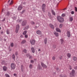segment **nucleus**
<instances>
[{
  "instance_id": "f3484780",
  "label": "nucleus",
  "mask_w": 77,
  "mask_h": 77,
  "mask_svg": "<svg viewBox=\"0 0 77 77\" xmlns=\"http://www.w3.org/2000/svg\"><path fill=\"white\" fill-rule=\"evenodd\" d=\"M67 35L68 37H70V32H69V31H68L67 32Z\"/></svg>"
},
{
  "instance_id": "9d476101",
  "label": "nucleus",
  "mask_w": 77,
  "mask_h": 77,
  "mask_svg": "<svg viewBox=\"0 0 77 77\" xmlns=\"http://www.w3.org/2000/svg\"><path fill=\"white\" fill-rule=\"evenodd\" d=\"M66 56L67 57H68V58H70L71 57V55L70 53H67L66 54Z\"/></svg>"
},
{
  "instance_id": "69168bd1",
  "label": "nucleus",
  "mask_w": 77,
  "mask_h": 77,
  "mask_svg": "<svg viewBox=\"0 0 77 77\" xmlns=\"http://www.w3.org/2000/svg\"><path fill=\"white\" fill-rule=\"evenodd\" d=\"M4 41H6V39H5Z\"/></svg>"
},
{
  "instance_id": "20e7f679",
  "label": "nucleus",
  "mask_w": 77,
  "mask_h": 77,
  "mask_svg": "<svg viewBox=\"0 0 77 77\" xmlns=\"http://www.w3.org/2000/svg\"><path fill=\"white\" fill-rule=\"evenodd\" d=\"M26 24H27V20H25L23 21L22 24L23 26H25L26 25Z\"/></svg>"
},
{
  "instance_id": "4d7b16f0",
  "label": "nucleus",
  "mask_w": 77,
  "mask_h": 77,
  "mask_svg": "<svg viewBox=\"0 0 77 77\" xmlns=\"http://www.w3.org/2000/svg\"><path fill=\"white\" fill-rule=\"evenodd\" d=\"M3 12V9L2 10V12Z\"/></svg>"
},
{
  "instance_id": "4be33fe9",
  "label": "nucleus",
  "mask_w": 77,
  "mask_h": 77,
  "mask_svg": "<svg viewBox=\"0 0 77 77\" xmlns=\"http://www.w3.org/2000/svg\"><path fill=\"white\" fill-rule=\"evenodd\" d=\"M26 42V40H23L22 42H21V44H24V43H25Z\"/></svg>"
},
{
  "instance_id": "f8f14e48",
  "label": "nucleus",
  "mask_w": 77,
  "mask_h": 77,
  "mask_svg": "<svg viewBox=\"0 0 77 77\" xmlns=\"http://www.w3.org/2000/svg\"><path fill=\"white\" fill-rule=\"evenodd\" d=\"M73 59L74 61H76L77 60V58L76 57L74 56L73 57Z\"/></svg>"
},
{
  "instance_id": "c9c22d12",
  "label": "nucleus",
  "mask_w": 77,
  "mask_h": 77,
  "mask_svg": "<svg viewBox=\"0 0 77 77\" xmlns=\"http://www.w3.org/2000/svg\"><path fill=\"white\" fill-rule=\"evenodd\" d=\"M13 4V1L12 0L11 1V3H10V5H12Z\"/></svg>"
},
{
  "instance_id": "3c124183",
  "label": "nucleus",
  "mask_w": 77,
  "mask_h": 77,
  "mask_svg": "<svg viewBox=\"0 0 77 77\" xmlns=\"http://www.w3.org/2000/svg\"><path fill=\"white\" fill-rule=\"evenodd\" d=\"M32 57L31 56L29 57V59H32Z\"/></svg>"
},
{
  "instance_id": "4c0bfd02",
  "label": "nucleus",
  "mask_w": 77,
  "mask_h": 77,
  "mask_svg": "<svg viewBox=\"0 0 77 77\" xmlns=\"http://www.w3.org/2000/svg\"><path fill=\"white\" fill-rule=\"evenodd\" d=\"M5 75L6 77H10L9 75L8 74H5Z\"/></svg>"
},
{
  "instance_id": "f704fd0d",
  "label": "nucleus",
  "mask_w": 77,
  "mask_h": 77,
  "mask_svg": "<svg viewBox=\"0 0 77 77\" xmlns=\"http://www.w3.org/2000/svg\"><path fill=\"white\" fill-rule=\"evenodd\" d=\"M60 77H66V76H65L64 75H60Z\"/></svg>"
},
{
  "instance_id": "0eeeda50",
  "label": "nucleus",
  "mask_w": 77,
  "mask_h": 77,
  "mask_svg": "<svg viewBox=\"0 0 77 77\" xmlns=\"http://www.w3.org/2000/svg\"><path fill=\"white\" fill-rule=\"evenodd\" d=\"M41 65H42V66L43 68H47V66H46L45 65V64H44V63H43V62H41Z\"/></svg>"
},
{
  "instance_id": "393cba45",
  "label": "nucleus",
  "mask_w": 77,
  "mask_h": 77,
  "mask_svg": "<svg viewBox=\"0 0 77 77\" xmlns=\"http://www.w3.org/2000/svg\"><path fill=\"white\" fill-rule=\"evenodd\" d=\"M47 39L46 38H45L44 40V42L45 44H47Z\"/></svg>"
},
{
  "instance_id": "6e6d98bb",
  "label": "nucleus",
  "mask_w": 77,
  "mask_h": 77,
  "mask_svg": "<svg viewBox=\"0 0 77 77\" xmlns=\"http://www.w3.org/2000/svg\"><path fill=\"white\" fill-rule=\"evenodd\" d=\"M14 76H15L16 75V74H14Z\"/></svg>"
},
{
  "instance_id": "e433bc0d",
  "label": "nucleus",
  "mask_w": 77,
  "mask_h": 77,
  "mask_svg": "<svg viewBox=\"0 0 77 77\" xmlns=\"http://www.w3.org/2000/svg\"><path fill=\"white\" fill-rule=\"evenodd\" d=\"M23 52H24V53H27V50L26 49H24L23 51Z\"/></svg>"
},
{
  "instance_id": "412c9836",
  "label": "nucleus",
  "mask_w": 77,
  "mask_h": 77,
  "mask_svg": "<svg viewBox=\"0 0 77 77\" xmlns=\"http://www.w3.org/2000/svg\"><path fill=\"white\" fill-rule=\"evenodd\" d=\"M22 7L20 5L19 6L18 8V10H21V9H22Z\"/></svg>"
},
{
  "instance_id": "bb28decb",
  "label": "nucleus",
  "mask_w": 77,
  "mask_h": 77,
  "mask_svg": "<svg viewBox=\"0 0 77 77\" xmlns=\"http://www.w3.org/2000/svg\"><path fill=\"white\" fill-rule=\"evenodd\" d=\"M27 31H25L23 33V34L24 35H26V33H27Z\"/></svg>"
},
{
  "instance_id": "2f4dec72",
  "label": "nucleus",
  "mask_w": 77,
  "mask_h": 77,
  "mask_svg": "<svg viewBox=\"0 0 77 77\" xmlns=\"http://www.w3.org/2000/svg\"><path fill=\"white\" fill-rule=\"evenodd\" d=\"M23 21V20L21 19V20H18L17 22H20V23H21V21Z\"/></svg>"
},
{
  "instance_id": "39448f33",
  "label": "nucleus",
  "mask_w": 77,
  "mask_h": 77,
  "mask_svg": "<svg viewBox=\"0 0 77 77\" xmlns=\"http://www.w3.org/2000/svg\"><path fill=\"white\" fill-rule=\"evenodd\" d=\"M20 29V26L19 25H17L16 26V33H18V30Z\"/></svg>"
},
{
  "instance_id": "c03bdc74",
  "label": "nucleus",
  "mask_w": 77,
  "mask_h": 77,
  "mask_svg": "<svg viewBox=\"0 0 77 77\" xmlns=\"http://www.w3.org/2000/svg\"><path fill=\"white\" fill-rule=\"evenodd\" d=\"M11 47H13L14 46V43H11Z\"/></svg>"
},
{
  "instance_id": "a18cd8bd",
  "label": "nucleus",
  "mask_w": 77,
  "mask_h": 77,
  "mask_svg": "<svg viewBox=\"0 0 77 77\" xmlns=\"http://www.w3.org/2000/svg\"><path fill=\"white\" fill-rule=\"evenodd\" d=\"M52 59L53 60H55L56 59V58L54 57H52Z\"/></svg>"
},
{
  "instance_id": "c756f323",
  "label": "nucleus",
  "mask_w": 77,
  "mask_h": 77,
  "mask_svg": "<svg viewBox=\"0 0 77 77\" xmlns=\"http://www.w3.org/2000/svg\"><path fill=\"white\" fill-rule=\"evenodd\" d=\"M29 67L30 68V69H32V65L30 64L29 66Z\"/></svg>"
},
{
  "instance_id": "8fccbe9b",
  "label": "nucleus",
  "mask_w": 77,
  "mask_h": 77,
  "mask_svg": "<svg viewBox=\"0 0 77 77\" xmlns=\"http://www.w3.org/2000/svg\"><path fill=\"white\" fill-rule=\"evenodd\" d=\"M27 57H28V56H30V54H28L27 55Z\"/></svg>"
},
{
  "instance_id": "2eb2a0df",
  "label": "nucleus",
  "mask_w": 77,
  "mask_h": 77,
  "mask_svg": "<svg viewBox=\"0 0 77 77\" xmlns=\"http://www.w3.org/2000/svg\"><path fill=\"white\" fill-rule=\"evenodd\" d=\"M69 21H72L73 20V18L72 17H70L69 18Z\"/></svg>"
},
{
  "instance_id": "58836bf2",
  "label": "nucleus",
  "mask_w": 77,
  "mask_h": 77,
  "mask_svg": "<svg viewBox=\"0 0 77 77\" xmlns=\"http://www.w3.org/2000/svg\"><path fill=\"white\" fill-rule=\"evenodd\" d=\"M62 17H64L65 16V14H63L61 15Z\"/></svg>"
},
{
  "instance_id": "f03ea898",
  "label": "nucleus",
  "mask_w": 77,
  "mask_h": 77,
  "mask_svg": "<svg viewBox=\"0 0 77 77\" xmlns=\"http://www.w3.org/2000/svg\"><path fill=\"white\" fill-rule=\"evenodd\" d=\"M15 67H16V65H15V64L14 63L11 64V69H15Z\"/></svg>"
},
{
  "instance_id": "c85d7f7f",
  "label": "nucleus",
  "mask_w": 77,
  "mask_h": 77,
  "mask_svg": "<svg viewBox=\"0 0 77 77\" xmlns=\"http://www.w3.org/2000/svg\"><path fill=\"white\" fill-rule=\"evenodd\" d=\"M31 24H32V25H33L34 24H35V23L33 21H32L31 22Z\"/></svg>"
},
{
  "instance_id": "5701e85b",
  "label": "nucleus",
  "mask_w": 77,
  "mask_h": 77,
  "mask_svg": "<svg viewBox=\"0 0 77 77\" xmlns=\"http://www.w3.org/2000/svg\"><path fill=\"white\" fill-rule=\"evenodd\" d=\"M54 34L56 36H59V34H58V33L56 32H54Z\"/></svg>"
},
{
  "instance_id": "ea45409f",
  "label": "nucleus",
  "mask_w": 77,
  "mask_h": 77,
  "mask_svg": "<svg viewBox=\"0 0 77 77\" xmlns=\"http://www.w3.org/2000/svg\"><path fill=\"white\" fill-rule=\"evenodd\" d=\"M75 11L76 12H77V8L76 7H75Z\"/></svg>"
},
{
  "instance_id": "052dcab7",
  "label": "nucleus",
  "mask_w": 77,
  "mask_h": 77,
  "mask_svg": "<svg viewBox=\"0 0 77 77\" xmlns=\"http://www.w3.org/2000/svg\"><path fill=\"white\" fill-rule=\"evenodd\" d=\"M3 33V32H1V33Z\"/></svg>"
},
{
  "instance_id": "7c9ffc66",
  "label": "nucleus",
  "mask_w": 77,
  "mask_h": 77,
  "mask_svg": "<svg viewBox=\"0 0 77 77\" xmlns=\"http://www.w3.org/2000/svg\"><path fill=\"white\" fill-rule=\"evenodd\" d=\"M7 33L8 34H9L10 33L9 30L8 29H7Z\"/></svg>"
},
{
  "instance_id": "dca6fc26",
  "label": "nucleus",
  "mask_w": 77,
  "mask_h": 77,
  "mask_svg": "<svg viewBox=\"0 0 77 77\" xmlns=\"http://www.w3.org/2000/svg\"><path fill=\"white\" fill-rule=\"evenodd\" d=\"M60 41L61 44H62L63 43V42H64V40H63V39H60Z\"/></svg>"
},
{
  "instance_id": "bf43d9fd",
  "label": "nucleus",
  "mask_w": 77,
  "mask_h": 77,
  "mask_svg": "<svg viewBox=\"0 0 77 77\" xmlns=\"http://www.w3.org/2000/svg\"><path fill=\"white\" fill-rule=\"evenodd\" d=\"M60 59H62V57H60Z\"/></svg>"
},
{
  "instance_id": "ddd939ff",
  "label": "nucleus",
  "mask_w": 77,
  "mask_h": 77,
  "mask_svg": "<svg viewBox=\"0 0 77 77\" xmlns=\"http://www.w3.org/2000/svg\"><path fill=\"white\" fill-rule=\"evenodd\" d=\"M56 30L57 31V32H60V29H59V28H56Z\"/></svg>"
},
{
  "instance_id": "a19ab883",
  "label": "nucleus",
  "mask_w": 77,
  "mask_h": 77,
  "mask_svg": "<svg viewBox=\"0 0 77 77\" xmlns=\"http://www.w3.org/2000/svg\"><path fill=\"white\" fill-rule=\"evenodd\" d=\"M31 63H34V61L33 60H31Z\"/></svg>"
},
{
  "instance_id": "6e6552de",
  "label": "nucleus",
  "mask_w": 77,
  "mask_h": 77,
  "mask_svg": "<svg viewBox=\"0 0 77 77\" xmlns=\"http://www.w3.org/2000/svg\"><path fill=\"white\" fill-rule=\"evenodd\" d=\"M45 4H43L42 5V10L43 12L45 11Z\"/></svg>"
},
{
  "instance_id": "aec40b11",
  "label": "nucleus",
  "mask_w": 77,
  "mask_h": 77,
  "mask_svg": "<svg viewBox=\"0 0 77 77\" xmlns=\"http://www.w3.org/2000/svg\"><path fill=\"white\" fill-rule=\"evenodd\" d=\"M50 27H51L52 29H54V26H53V25H52V24H50Z\"/></svg>"
},
{
  "instance_id": "13d9d810",
  "label": "nucleus",
  "mask_w": 77,
  "mask_h": 77,
  "mask_svg": "<svg viewBox=\"0 0 77 77\" xmlns=\"http://www.w3.org/2000/svg\"><path fill=\"white\" fill-rule=\"evenodd\" d=\"M11 1V0H9L8 2L9 3V2H10V1Z\"/></svg>"
},
{
  "instance_id": "4468645a",
  "label": "nucleus",
  "mask_w": 77,
  "mask_h": 77,
  "mask_svg": "<svg viewBox=\"0 0 77 77\" xmlns=\"http://www.w3.org/2000/svg\"><path fill=\"white\" fill-rule=\"evenodd\" d=\"M3 69L4 71H6L7 69V67L5 66H4L3 67Z\"/></svg>"
},
{
  "instance_id": "a878e982",
  "label": "nucleus",
  "mask_w": 77,
  "mask_h": 77,
  "mask_svg": "<svg viewBox=\"0 0 77 77\" xmlns=\"http://www.w3.org/2000/svg\"><path fill=\"white\" fill-rule=\"evenodd\" d=\"M38 69H42V67L40 66H38Z\"/></svg>"
},
{
  "instance_id": "473e14b6",
  "label": "nucleus",
  "mask_w": 77,
  "mask_h": 77,
  "mask_svg": "<svg viewBox=\"0 0 77 77\" xmlns=\"http://www.w3.org/2000/svg\"><path fill=\"white\" fill-rule=\"evenodd\" d=\"M48 16L50 18H51V13H48Z\"/></svg>"
},
{
  "instance_id": "72a5a7b5",
  "label": "nucleus",
  "mask_w": 77,
  "mask_h": 77,
  "mask_svg": "<svg viewBox=\"0 0 77 77\" xmlns=\"http://www.w3.org/2000/svg\"><path fill=\"white\" fill-rule=\"evenodd\" d=\"M62 26H63L62 24H61L59 25V27L60 28H62Z\"/></svg>"
},
{
  "instance_id": "f257e3e1",
  "label": "nucleus",
  "mask_w": 77,
  "mask_h": 77,
  "mask_svg": "<svg viewBox=\"0 0 77 77\" xmlns=\"http://www.w3.org/2000/svg\"><path fill=\"white\" fill-rule=\"evenodd\" d=\"M57 19L58 21L60 22V23H63L64 21V19L60 16H58L57 17Z\"/></svg>"
},
{
  "instance_id": "b1692460",
  "label": "nucleus",
  "mask_w": 77,
  "mask_h": 77,
  "mask_svg": "<svg viewBox=\"0 0 77 77\" xmlns=\"http://www.w3.org/2000/svg\"><path fill=\"white\" fill-rule=\"evenodd\" d=\"M10 13L9 12H8L7 13V14L6 15V16H9V15H10Z\"/></svg>"
},
{
  "instance_id": "680f3d73",
  "label": "nucleus",
  "mask_w": 77,
  "mask_h": 77,
  "mask_svg": "<svg viewBox=\"0 0 77 77\" xmlns=\"http://www.w3.org/2000/svg\"><path fill=\"white\" fill-rule=\"evenodd\" d=\"M5 19H4V20H3V21H5Z\"/></svg>"
},
{
  "instance_id": "de8ad7c7",
  "label": "nucleus",
  "mask_w": 77,
  "mask_h": 77,
  "mask_svg": "<svg viewBox=\"0 0 77 77\" xmlns=\"http://www.w3.org/2000/svg\"><path fill=\"white\" fill-rule=\"evenodd\" d=\"M24 12H25V10H23L22 11V13H24Z\"/></svg>"
},
{
  "instance_id": "49530a36",
  "label": "nucleus",
  "mask_w": 77,
  "mask_h": 77,
  "mask_svg": "<svg viewBox=\"0 0 77 77\" xmlns=\"http://www.w3.org/2000/svg\"><path fill=\"white\" fill-rule=\"evenodd\" d=\"M15 54L16 56H17L18 54V53L17 52H16L15 53Z\"/></svg>"
},
{
  "instance_id": "e2e57ef3",
  "label": "nucleus",
  "mask_w": 77,
  "mask_h": 77,
  "mask_svg": "<svg viewBox=\"0 0 77 77\" xmlns=\"http://www.w3.org/2000/svg\"><path fill=\"white\" fill-rule=\"evenodd\" d=\"M65 9H66V8L64 9H63V10H65Z\"/></svg>"
},
{
  "instance_id": "864d4df0",
  "label": "nucleus",
  "mask_w": 77,
  "mask_h": 77,
  "mask_svg": "<svg viewBox=\"0 0 77 77\" xmlns=\"http://www.w3.org/2000/svg\"><path fill=\"white\" fill-rule=\"evenodd\" d=\"M20 37H21V38H23V35H21L20 36Z\"/></svg>"
},
{
  "instance_id": "7ed1b4c3",
  "label": "nucleus",
  "mask_w": 77,
  "mask_h": 77,
  "mask_svg": "<svg viewBox=\"0 0 77 77\" xmlns=\"http://www.w3.org/2000/svg\"><path fill=\"white\" fill-rule=\"evenodd\" d=\"M75 70L74 69H72V72L70 73V76H73L74 75V74H75Z\"/></svg>"
},
{
  "instance_id": "5fc2aeb1",
  "label": "nucleus",
  "mask_w": 77,
  "mask_h": 77,
  "mask_svg": "<svg viewBox=\"0 0 77 77\" xmlns=\"http://www.w3.org/2000/svg\"><path fill=\"white\" fill-rule=\"evenodd\" d=\"M41 51V50H40V49H39L38 50V51Z\"/></svg>"
},
{
  "instance_id": "cd10ccee",
  "label": "nucleus",
  "mask_w": 77,
  "mask_h": 77,
  "mask_svg": "<svg viewBox=\"0 0 77 77\" xmlns=\"http://www.w3.org/2000/svg\"><path fill=\"white\" fill-rule=\"evenodd\" d=\"M52 14H53V15H56V13H55V12H54L53 10H52Z\"/></svg>"
},
{
  "instance_id": "09e8293b",
  "label": "nucleus",
  "mask_w": 77,
  "mask_h": 77,
  "mask_svg": "<svg viewBox=\"0 0 77 77\" xmlns=\"http://www.w3.org/2000/svg\"><path fill=\"white\" fill-rule=\"evenodd\" d=\"M69 69H70V70L72 69V68H71V66H70L69 68Z\"/></svg>"
},
{
  "instance_id": "a211bd4d",
  "label": "nucleus",
  "mask_w": 77,
  "mask_h": 77,
  "mask_svg": "<svg viewBox=\"0 0 77 77\" xmlns=\"http://www.w3.org/2000/svg\"><path fill=\"white\" fill-rule=\"evenodd\" d=\"M12 57L13 60H15V56L14 54H13Z\"/></svg>"
},
{
  "instance_id": "9b49d317",
  "label": "nucleus",
  "mask_w": 77,
  "mask_h": 77,
  "mask_svg": "<svg viewBox=\"0 0 77 77\" xmlns=\"http://www.w3.org/2000/svg\"><path fill=\"white\" fill-rule=\"evenodd\" d=\"M31 51H32V53H34L35 52V48H33V47H32L31 48Z\"/></svg>"
},
{
  "instance_id": "6ab92c4d",
  "label": "nucleus",
  "mask_w": 77,
  "mask_h": 77,
  "mask_svg": "<svg viewBox=\"0 0 77 77\" xmlns=\"http://www.w3.org/2000/svg\"><path fill=\"white\" fill-rule=\"evenodd\" d=\"M29 26H26V27H25L24 28V30H27V29H29Z\"/></svg>"
},
{
  "instance_id": "1a4fd4ad",
  "label": "nucleus",
  "mask_w": 77,
  "mask_h": 77,
  "mask_svg": "<svg viewBox=\"0 0 77 77\" xmlns=\"http://www.w3.org/2000/svg\"><path fill=\"white\" fill-rule=\"evenodd\" d=\"M36 33L37 34V35H41L42 34V32H41V31L38 30L36 32Z\"/></svg>"
},
{
  "instance_id": "0e129e2a",
  "label": "nucleus",
  "mask_w": 77,
  "mask_h": 77,
  "mask_svg": "<svg viewBox=\"0 0 77 77\" xmlns=\"http://www.w3.org/2000/svg\"><path fill=\"white\" fill-rule=\"evenodd\" d=\"M1 27H0V30H1Z\"/></svg>"
},
{
  "instance_id": "37998d69",
  "label": "nucleus",
  "mask_w": 77,
  "mask_h": 77,
  "mask_svg": "<svg viewBox=\"0 0 77 77\" xmlns=\"http://www.w3.org/2000/svg\"><path fill=\"white\" fill-rule=\"evenodd\" d=\"M25 38H27V37H28V35H25Z\"/></svg>"
},
{
  "instance_id": "79ce46f5",
  "label": "nucleus",
  "mask_w": 77,
  "mask_h": 77,
  "mask_svg": "<svg viewBox=\"0 0 77 77\" xmlns=\"http://www.w3.org/2000/svg\"><path fill=\"white\" fill-rule=\"evenodd\" d=\"M71 14H74V11H72L71 12Z\"/></svg>"
},
{
  "instance_id": "423d86ee",
  "label": "nucleus",
  "mask_w": 77,
  "mask_h": 77,
  "mask_svg": "<svg viewBox=\"0 0 77 77\" xmlns=\"http://www.w3.org/2000/svg\"><path fill=\"white\" fill-rule=\"evenodd\" d=\"M30 43L31 44V45H35V40L33 39L31 40H30Z\"/></svg>"
},
{
  "instance_id": "603ef678",
  "label": "nucleus",
  "mask_w": 77,
  "mask_h": 77,
  "mask_svg": "<svg viewBox=\"0 0 77 77\" xmlns=\"http://www.w3.org/2000/svg\"><path fill=\"white\" fill-rule=\"evenodd\" d=\"M23 67V66H22V67L21 68V69L22 71H23V70H22V69H23V68H22Z\"/></svg>"
}]
</instances>
